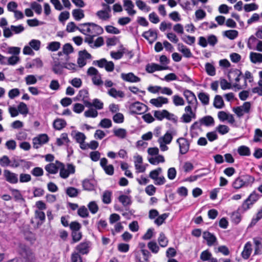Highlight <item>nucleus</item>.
Returning <instances> with one entry per match:
<instances>
[{"mask_svg": "<svg viewBox=\"0 0 262 262\" xmlns=\"http://www.w3.org/2000/svg\"><path fill=\"white\" fill-rule=\"evenodd\" d=\"M25 81L27 85H31L36 83L37 80L35 76L33 75H27L25 78Z\"/></svg>", "mask_w": 262, "mask_h": 262, "instance_id": "e2e57ef3", "label": "nucleus"}, {"mask_svg": "<svg viewBox=\"0 0 262 262\" xmlns=\"http://www.w3.org/2000/svg\"><path fill=\"white\" fill-rule=\"evenodd\" d=\"M20 252L22 256L29 260H32L34 257L32 252L28 247H24L22 248Z\"/></svg>", "mask_w": 262, "mask_h": 262, "instance_id": "2f4dec72", "label": "nucleus"}, {"mask_svg": "<svg viewBox=\"0 0 262 262\" xmlns=\"http://www.w3.org/2000/svg\"><path fill=\"white\" fill-rule=\"evenodd\" d=\"M162 169L161 168H158L156 169L151 171L149 173V176L151 179L155 181L162 172Z\"/></svg>", "mask_w": 262, "mask_h": 262, "instance_id": "13d9d810", "label": "nucleus"}, {"mask_svg": "<svg viewBox=\"0 0 262 262\" xmlns=\"http://www.w3.org/2000/svg\"><path fill=\"white\" fill-rule=\"evenodd\" d=\"M63 68L64 65L61 64L58 60H54L53 62L52 70L55 74H62Z\"/></svg>", "mask_w": 262, "mask_h": 262, "instance_id": "cd10ccee", "label": "nucleus"}, {"mask_svg": "<svg viewBox=\"0 0 262 262\" xmlns=\"http://www.w3.org/2000/svg\"><path fill=\"white\" fill-rule=\"evenodd\" d=\"M72 15L76 20H80L84 17V11L80 9H74L72 11Z\"/></svg>", "mask_w": 262, "mask_h": 262, "instance_id": "58836bf2", "label": "nucleus"}, {"mask_svg": "<svg viewBox=\"0 0 262 262\" xmlns=\"http://www.w3.org/2000/svg\"><path fill=\"white\" fill-rule=\"evenodd\" d=\"M49 140L48 136L46 134H42L33 139V147L38 148L42 145L46 143Z\"/></svg>", "mask_w": 262, "mask_h": 262, "instance_id": "2eb2a0df", "label": "nucleus"}, {"mask_svg": "<svg viewBox=\"0 0 262 262\" xmlns=\"http://www.w3.org/2000/svg\"><path fill=\"white\" fill-rule=\"evenodd\" d=\"M88 208L92 214H95L98 210V206L95 201H92L88 205Z\"/></svg>", "mask_w": 262, "mask_h": 262, "instance_id": "680f3d73", "label": "nucleus"}, {"mask_svg": "<svg viewBox=\"0 0 262 262\" xmlns=\"http://www.w3.org/2000/svg\"><path fill=\"white\" fill-rule=\"evenodd\" d=\"M111 9L109 6H107L105 10H99L97 12L96 15L100 19L103 21L107 20L110 19L111 16L110 12Z\"/></svg>", "mask_w": 262, "mask_h": 262, "instance_id": "393cba45", "label": "nucleus"}, {"mask_svg": "<svg viewBox=\"0 0 262 262\" xmlns=\"http://www.w3.org/2000/svg\"><path fill=\"white\" fill-rule=\"evenodd\" d=\"M62 49L66 55V60L68 61L69 59V55L74 52V49L70 43H67L63 46Z\"/></svg>", "mask_w": 262, "mask_h": 262, "instance_id": "c9c22d12", "label": "nucleus"}, {"mask_svg": "<svg viewBox=\"0 0 262 262\" xmlns=\"http://www.w3.org/2000/svg\"><path fill=\"white\" fill-rule=\"evenodd\" d=\"M108 94L110 96L115 98H123L124 94L122 91H117L115 88H111L108 91Z\"/></svg>", "mask_w": 262, "mask_h": 262, "instance_id": "4c0bfd02", "label": "nucleus"}, {"mask_svg": "<svg viewBox=\"0 0 262 262\" xmlns=\"http://www.w3.org/2000/svg\"><path fill=\"white\" fill-rule=\"evenodd\" d=\"M153 114L154 117L159 121H162L164 119L172 121H176L177 120L174 115L169 113L166 110L154 111Z\"/></svg>", "mask_w": 262, "mask_h": 262, "instance_id": "20e7f679", "label": "nucleus"}, {"mask_svg": "<svg viewBox=\"0 0 262 262\" xmlns=\"http://www.w3.org/2000/svg\"><path fill=\"white\" fill-rule=\"evenodd\" d=\"M71 135L78 143L84 141L86 138L83 133L77 130H73Z\"/></svg>", "mask_w": 262, "mask_h": 262, "instance_id": "7c9ffc66", "label": "nucleus"}, {"mask_svg": "<svg viewBox=\"0 0 262 262\" xmlns=\"http://www.w3.org/2000/svg\"><path fill=\"white\" fill-rule=\"evenodd\" d=\"M139 250L136 249L134 251L135 259L141 258V255L145 258V259L149 258L151 256L150 252L145 248V244L143 243H140L138 245Z\"/></svg>", "mask_w": 262, "mask_h": 262, "instance_id": "9d476101", "label": "nucleus"}, {"mask_svg": "<svg viewBox=\"0 0 262 262\" xmlns=\"http://www.w3.org/2000/svg\"><path fill=\"white\" fill-rule=\"evenodd\" d=\"M17 109L19 114L26 116L29 113V109L26 104L24 102H20L18 106Z\"/></svg>", "mask_w": 262, "mask_h": 262, "instance_id": "79ce46f5", "label": "nucleus"}, {"mask_svg": "<svg viewBox=\"0 0 262 262\" xmlns=\"http://www.w3.org/2000/svg\"><path fill=\"white\" fill-rule=\"evenodd\" d=\"M199 123L201 125L209 126L213 125L214 121L213 118L211 116H206L199 120Z\"/></svg>", "mask_w": 262, "mask_h": 262, "instance_id": "c756f323", "label": "nucleus"}, {"mask_svg": "<svg viewBox=\"0 0 262 262\" xmlns=\"http://www.w3.org/2000/svg\"><path fill=\"white\" fill-rule=\"evenodd\" d=\"M89 244L87 242H83L77 245L76 249L78 253L86 254L89 252Z\"/></svg>", "mask_w": 262, "mask_h": 262, "instance_id": "473e14b6", "label": "nucleus"}, {"mask_svg": "<svg viewBox=\"0 0 262 262\" xmlns=\"http://www.w3.org/2000/svg\"><path fill=\"white\" fill-rule=\"evenodd\" d=\"M78 214L82 218H85L89 216V213L87 208L84 206H81L77 211Z\"/></svg>", "mask_w": 262, "mask_h": 262, "instance_id": "864d4df0", "label": "nucleus"}, {"mask_svg": "<svg viewBox=\"0 0 262 262\" xmlns=\"http://www.w3.org/2000/svg\"><path fill=\"white\" fill-rule=\"evenodd\" d=\"M169 69L168 66H160L158 64L152 63L147 64L146 66V71L149 73H154L157 71H162Z\"/></svg>", "mask_w": 262, "mask_h": 262, "instance_id": "6ab92c4d", "label": "nucleus"}, {"mask_svg": "<svg viewBox=\"0 0 262 262\" xmlns=\"http://www.w3.org/2000/svg\"><path fill=\"white\" fill-rule=\"evenodd\" d=\"M70 142L68 134L67 133H62L60 137L57 139L56 143L58 146H61L64 143H68Z\"/></svg>", "mask_w": 262, "mask_h": 262, "instance_id": "a18cd8bd", "label": "nucleus"}, {"mask_svg": "<svg viewBox=\"0 0 262 262\" xmlns=\"http://www.w3.org/2000/svg\"><path fill=\"white\" fill-rule=\"evenodd\" d=\"M119 201L124 207L129 206L132 204L131 196L122 194L118 197Z\"/></svg>", "mask_w": 262, "mask_h": 262, "instance_id": "f704fd0d", "label": "nucleus"}, {"mask_svg": "<svg viewBox=\"0 0 262 262\" xmlns=\"http://www.w3.org/2000/svg\"><path fill=\"white\" fill-rule=\"evenodd\" d=\"M211 257L212 254L208 250L203 251L200 254V259L203 261L209 260Z\"/></svg>", "mask_w": 262, "mask_h": 262, "instance_id": "774afa93", "label": "nucleus"}, {"mask_svg": "<svg viewBox=\"0 0 262 262\" xmlns=\"http://www.w3.org/2000/svg\"><path fill=\"white\" fill-rule=\"evenodd\" d=\"M78 30L86 35L97 36L103 33L101 27L92 23L81 24L78 26Z\"/></svg>", "mask_w": 262, "mask_h": 262, "instance_id": "f257e3e1", "label": "nucleus"}, {"mask_svg": "<svg viewBox=\"0 0 262 262\" xmlns=\"http://www.w3.org/2000/svg\"><path fill=\"white\" fill-rule=\"evenodd\" d=\"M112 193L111 191L108 190H105L103 192L102 196V200L103 203L105 204H109L112 201Z\"/></svg>", "mask_w": 262, "mask_h": 262, "instance_id": "ea45409f", "label": "nucleus"}, {"mask_svg": "<svg viewBox=\"0 0 262 262\" xmlns=\"http://www.w3.org/2000/svg\"><path fill=\"white\" fill-rule=\"evenodd\" d=\"M66 193L69 196L74 198L77 196L79 190L74 187H70L67 189Z\"/></svg>", "mask_w": 262, "mask_h": 262, "instance_id": "052dcab7", "label": "nucleus"}, {"mask_svg": "<svg viewBox=\"0 0 262 262\" xmlns=\"http://www.w3.org/2000/svg\"><path fill=\"white\" fill-rule=\"evenodd\" d=\"M123 2L125 10L127 14L130 16H134L136 13V11L134 9V5L133 3L130 0H123Z\"/></svg>", "mask_w": 262, "mask_h": 262, "instance_id": "5701e85b", "label": "nucleus"}, {"mask_svg": "<svg viewBox=\"0 0 262 262\" xmlns=\"http://www.w3.org/2000/svg\"><path fill=\"white\" fill-rule=\"evenodd\" d=\"M88 75L92 77V80L95 85L100 86L103 84L100 74L95 68L91 67L87 71Z\"/></svg>", "mask_w": 262, "mask_h": 262, "instance_id": "39448f33", "label": "nucleus"}, {"mask_svg": "<svg viewBox=\"0 0 262 262\" xmlns=\"http://www.w3.org/2000/svg\"><path fill=\"white\" fill-rule=\"evenodd\" d=\"M61 44L58 41H52L50 42L47 49L52 52L57 51L60 48Z\"/></svg>", "mask_w": 262, "mask_h": 262, "instance_id": "de8ad7c7", "label": "nucleus"}, {"mask_svg": "<svg viewBox=\"0 0 262 262\" xmlns=\"http://www.w3.org/2000/svg\"><path fill=\"white\" fill-rule=\"evenodd\" d=\"M183 94L187 103L189 104L188 106H190L191 108L195 110L197 107L198 101L194 94L188 90H185Z\"/></svg>", "mask_w": 262, "mask_h": 262, "instance_id": "f8f14e48", "label": "nucleus"}, {"mask_svg": "<svg viewBox=\"0 0 262 262\" xmlns=\"http://www.w3.org/2000/svg\"><path fill=\"white\" fill-rule=\"evenodd\" d=\"M198 98L204 105H207L209 103V96L208 94L201 92L198 94Z\"/></svg>", "mask_w": 262, "mask_h": 262, "instance_id": "c03bdc74", "label": "nucleus"}, {"mask_svg": "<svg viewBox=\"0 0 262 262\" xmlns=\"http://www.w3.org/2000/svg\"><path fill=\"white\" fill-rule=\"evenodd\" d=\"M142 36L147 39L150 44H152L158 38L157 31L152 29L143 32Z\"/></svg>", "mask_w": 262, "mask_h": 262, "instance_id": "a211bd4d", "label": "nucleus"}, {"mask_svg": "<svg viewBox=\"0 0 262 262\" xmlns=\"http://www.w3.org/2000/svg\"><path fill=\"white\" fill-rule=\"evenodd\" d=\"M185 112L186 113H184L181 117L182 122L188 123L190 122L192 119H195L196 114L195 112L192 111V108H191V106H186L185 107Z\"/></svg>", "mask_w": 262, "mask_h": 262, "instance_id": "ddd939ff", "label": "nucleus"}, {"mask_svg": "<svg viewBox=\"0 0 262 262\" xmlns=\"http://www.w3.org/2000/svg\"><path fill=\"white\" fill-rule=\"evenodd\" d=\"M242 75V72L237 69H232L229 72L228 77L230 82L234 80L235 82L233 84V87L238 90L242 89V86L238 82L240 79V76Z\"/></svg>", "mask_w": 262, "mask_h": 262, "instance_id": "0eeeda50", "label": "nucleus"}, {"mask_svg": "<svg viewBox=\"0 0 262 262\" xmlns=\"http://www.w3.org/2000/svg\"><path fill=\"white\" fill-rule=\"evenodd\" d=\"M237 152L242 156H249L251 154L250 148L245 145L239 146L237 149Z\"/></svg>", "mask_w": 262, "mask_h": 262, "instance_id": "37998d69", "label": "nucleus"}, {"mask_svg": "<svg viewBox=\"0 0 262 262\" xmlns=\"http://www.w3.org/2000/svg\"><path fill=\"white\" fill-rule=\"evenodd\" d=\"M25 30L23 25L18 26L11 25L10 27H5L3 30V35L5 38H10L14 34H18L22 33Z\"/></svg>", "mask_w": 262, "mask_h": 262, "instance_id": "7ed1b4c3", "label": "nucleus"}, {"mask_svg": "<svg viewBox=\"0 0 262 262\" xmlns=\"http://www.w3.org/2000/svg\"><path fill=\"white\" fill-rule=\"evenodd\" d=\"M179 146L180 153L182 155L185 154L189 149V143L188 141L184 138H180L177 140Z\"/></svg>", "mask_w": 262, "mask_h": 262, "instance_id": "4468645a", "label": "nucleus"}, {"mask_svg": "<svg viewBox=\"0 0 262 262\" xmlns=\"http://www.w3.org/2000/svg\"><path fill=\"white\" fill-rule=\"evenodd\" d=\"M67 124L65 120L61 119H56L53 122V126L57 130H60L64 128Z\"/></svg>", "mask_w": 262, "mask_h": 262, "instance_id": "a19ab883", "label": "nucleus"}, {"mask_svg": "<svg viewBox=\"0 0 262 262\" xmlns=\"http://www.w3.org/2000/svg\"><path fill=\"white\" fill-rule=\"evenodd\" d=\"M20 91L17 88H14L10 90L8 93V95L10 99H13L15 97H18L20 95Z\"/></svg>", "mask_w": 262, "mask_h": 262, "instance_id": "bf43d9fd", "label": "nucleus"}, {"mask_svg": "<svg viewBox=\"0 0 262 262\" xmlns=\"http://www.w3.org/2000/svg\"><path fill=\"white\" fill-rule=\"evenodd\" d=\"M249 58L253 63H262V54L251 52L249 55Z\"/></svg>", "mask_w": 262, "mask_h": 262, "instance_id": "c85d7f7f", "label": "nucleus"}, {"mask_svg": "<svg viewBox=\"0 0 262 262\" xmlns=\"http://www.w3.org/2000/svg\"><path fill=\"white\" fill-rule=\"evenodd\" d=\"M251 104L249 102H245L239 106L234 107L233 111L239 117L241 118L246 114H249L251 110Z\"/></svg>", "mask_w": 262, "mask_h": 262, "instance_id": "1a4fd4ad", "label": "nucleus"}, {"mask_svg": "<svg viewBox=\"0 0 262 262\" xmlns=\"http://www.w3.org/2000/svg\"><path fill=\"white\" fill-rule=\"evenodd\" d=\"M121 77L124 81L132 83L138 82L141 80L139 77L136 76L132 72L122 73L121 74Z\"/></svg>", "mask_w": 262, "mask_h": 262, "instance_id": "412c9836", "label": "nucleus"}, {"mask_svg": "<svg viewBox=\"0 0 262 262\" xmlns=\"http://www.w3.org/2000/svg\"><path fill=\"white\" fill-rule=\"evenodd\" d=\"M172 101L173 104L176 106L184 105L185 104V102L183 98L179 95H174L172 97Z\"/></svg>", "mask_w": 262, "mask_h": 262, "instance_id": "6e6d98bb", "label": "nucleus"}, {"mask_svg": "<svg viewBox=\"0 0 262 262\" xmlns=\"http://www.w3.org/2000/svg\"><path fill=\"white\" fill-rule=\"evenodd\" d=\"M148 248L152 253H157L159 250V247L156 242L151 241L148 243Z\"/></svg>", "mask_w": 262, "mask_h": 262, "instance_id": "0e129e2a", "label": "nucleus"}, {"mask_svg": "<svg viewBox=\"0 0 262 262\" xmlns=\"http://www.w3.org/2000/svg\"><path fill=\"white\" fill-rule=\"evenodd\" d=\"M59 176L62 179L68 178L70 174L75 172V166L72 164H68L65 166L63 163L60 167Z\"/></svg>", "mask_w": 262, "mask_h": 262, "instance_id": "6e6552de", "label": "nucleus"}, {"mask_svg": "<svg viewBox=\"0 0 262 262\" xmlns=\"http://www.w3.org/2000/svg\"><path fill=\"white\" fill-rule=\"evenodd\" d=\"M178 50L181 52L183 56L186 58H190L192 56L190 50L183 43H179L178 44Z\"/></svg>", "mask_w": 262, "mask_h": 262, "instance_id": "bb28decb", "label": "nucleus"}, {"mask_svg": "<svg viewBox=\"0 0 262 262\" xmlns=\"http://www.w3.org/2000/svg\"><path fill=\"white\" fill-rule=\"evenodd\" d=\"M136 4L138 8L142 11H144L147 12L151 10L150 7L147 6L145 3L141 0H137L136 2Z\"/></svg>", "mask_w": 262, "mask_h": 262, "instance_id": "49530a36", "label": "nucleus"}, {"mask_svg": "<svg viewBox=\"0 0 262 262\" xmlns=\"http://www.w3.org/2000/svg\"><path fill=\"white\" fill-rule=\"evenodd\" d=\"M129 110L132 114H141L147 110L146 105L140 102H136L129 106Z\"/></svg>", "mask_w": 262, "mask_h": 262, "instance_id": "9b49d317", "label": "nucleus"}, {"mask_svg": "<svg viewBox=\"0 0 262 262\" xmlns=\"http://www.w3.org/2000/svg\"><path fill=\"white\" fill-rule=\"evenodd\" d=\"M62 165V163L56 161L55 163H51L47 164L45 167V170L51 174H56L57 173L60 167Z\"/></svg>", "mask_w": 262, "mask_h": 262, "instance_id": "dca6fc26", "label": "nucleus"}, {"mask_svg": "<svg viewBox=\"0 0 262 262\" xmlns=\"http://www.w3.org/2000/svg\"><path fill=\"white\" fill-rule=\"evenodd\" d=\"M225 105L223 99L221 96L216 95L213 101V106L217 109L222 108Z\"/></svg>", "mask_w": 262, "mask_h": 262, "instance_id": "e433bc0d", "label": "nucleus"}, {"mask_svg": "<svg viewBox=\"0 0 262 262\" xmlns=\"http://www.w3.org/2000/svg\"><path fill=\"white\" fill-rule=\"evenodd\" d=\"M168 102V99L163 97H158L150 100V103L157 107H161L163 104H167Z\"/></svg>", "mask_w": 262, "mask_h": 262, "instance_id": "b1692460", "label": "nucleus"}, {"mask_svg": "<svg viewBox=\"0 0 262 262\" xmlns=\"http://www.w3.org/2000/svg\"><path fill=\"white\" fill-rule=\"evenodd\" d=\"M172 136L170 133L167 132L163 136L160 137L158 139L160 148L161 151H165L168 149L167 144L171 143L172 140Z\"/></svg>", "mask_w": 262, "mask_h": 262, "instance_id": "423d86ee", "label": "nucleus"}, {"mask_svg": "<svg viewBox=\"0 0 262 262\" xmlns=\"http://www.w3.org/2000/svg\"><path fill=\"white\" fill-rule=\"evenodd\" d=\"M254 178L249 175H243L236 178L232 183V186L235 189L247 187L252 184Z\"/></svg>", "mask_w": 262, "mask_h": 262, "instance_id": "f03ea898", "label": "nucleus"}, {"mask_svg": "<svg viewBox=\"0 0 262 262\" xmlns=\"http://www.w3.org/2000/svg\"><path fill=\"white\" fill-rule=\"evenodd\" d=\"M224 35L232 40L237 36L238 32L235 30H227L224 32Z\"/></svg>", "mask_w": 262, "mask_h": 262, "instance_id": "8fccbe9b", "label": "nucleus"}, {"mask_svg": "<svg viewBox=\"0 0 262 262\" xmlns=\"http://www.w3.org/2000/svg\"><path fill=\"white\" fill-rule=\"evenodd\" d=\"M159 245L162 247H165L168 244V240L163 233H161L158 237Z\"/></svg>", "mask_w": 262, "mask_h": 262, "instance_id": "5fc2aeb1", "label": "nucleus"}, {"mask_svg": "<svg viewBox=\"0 0 262 262\" xmlns=\"http://www.w3.org/2000/svg\"><path fill=\"white\" fill-rule=\"evenodd\" d=\"M261 219H262V209L259 210L258 211V212L257 213V214H256V215L252 218L251 222L249 225V226L252 227V226H254L257 223V222L258 221H259L260 220H261Z\"/></svg>", "mask_w": 262, "mask_h": 262, "instance_id": "3c124183", "label": "nucleus"}, {"mask_svg": "<svg viewBox=\"0 0 262 262\" xmlns=\"http://www.w3.org/2000/svg\"><path fill=\"white\" fill-rule=\"evenodd\" d=\"M168 213H163L161 215H158L157 218L155 220L154 223L158 226L161 225L168 217Z\"/></svg>", "mask_w": 262, "mask_h": 262, "instance_id": "603ef678", "label": "nucleus"}, {"mask_svg": "<svg viewBox=\"0 0 262 262\" xmlns=\"http://www.w3.org/2000/svg\"><path fill=\"white\" fill-rule=\"evenodd\" d=\"M4 176L5 180L11 184H16L18 181L17 174L9 170L4 171Z\"/></svg>", "mask_w": 262, "mask_h": 262, "instance_id": "f3484780", "label": "nucleus"}, {"mask_svg": "<svg viewBox=\"0 0 262 262\" xmlns=\"http://www.w3.org/2000/svg\"><path fill=\"white\" fill-rule=\"evenodd\" d=\"M252 251V244L250 242H247L242 252V256L245 259H247L250 257Z\"/></svg>", "mask_w": 262, "mask_h": 262, "instance_id": "a878e982", "label": "nucleus"}, {"mask_svg": "<svg viewBox=\"0 0 262 262\" xmlns=\"http://www.w3.org/2000/svg\"><path fill=\"white\" fill-rule=\"evenodd\" d=\"M205 69L207 73L211 76L215 75V69L214 66L210 63L205 64Z\"/></svg>", "mask_w": 262, "mask_h": 262, "instance_id": "4d7b16f0", "label": "nucleus"}, {"mask_svg": "<svg viewBox=\"0 0 262 262\" xmlns=\"http://www.w3.org/2000/svg\"><path fill=\"white\" fill-rule=\"evenodd\" d=\"M113 133L115 136L121 139L125 138L127 135L126 130L124 128L114 129Z\"/></svg>", "mask_w": 262, "mask_h": 262, "instance_id": "09e8293b", "label": "nucleus"}, {"mask_svg": "<svg viewBox=\"0 0 262 262\" xmlns=\"http://www.w3.org/2000/svg\"><path fill=\"white\" fill-rule=\"evenodd\" d=\"M253 93L257 94L259 96H262V80H259L257 85L252 89Z\"/></svg>", "mask_w": 262, "mask_h": 262, "instance_id": "69168bd1", "label": "nucleus"}, {"mask_svg": "<svg viewBox=\"0 0 262 262\" xmlns=\"http://www.w3.org/2000/svg\"><path fill=\"white\" fill-rule=\"evenodd\" d=\"M257 41L256 37L253 35H251L248 39L247 41V47L249 49H254L255 45Z\"/></svg>", "mask_w": 262, "mask_h": 262, "instance_id": "338daca9", "label": "nucleus"}, {"mask_svg": "<svg viewBox=\"0 0 262 262\" xmlns=\"http://www.w3.org/2000/svg\"><path fill=\"white\" fill-rule=\"evenodd\" d=\"M203 237L207 242L208 246L214 245L217 243V238L215 236L208 231L203 232Z\"/></svg>", "mask_w": 262, "mask_h": 262, "instance_id": "aec40b11", "label": "nucleus"}, {"mask_svg": "<svg viewBox=\"0 0 262 262\" xmlns=\"http://www.w3.org/2000/svg\"><path fill=\"white\" fill-rule=\"evenodd\" d=\"M135 159V167L138 172H143L145 170V167L142 165V157L139 155H136L134 157Z\"/></svg>", "mask_w": 262, "mask_h": 262, "instance_id": "4be33fe9", "label": "nucleus"}, {"mask_svg": "<svg viewBox=\"0 0 262 262\" xmlns=\"http://www.w3.org/2000/svg\"><path fill=\"white\" fill-rule=\"evenodd\" d=\"M149 162L153 165H157L159 163H164L165 162L164 157L162 155L159 154L154 157H150L148 158Z\"/></svg>", "mask_w": 262, "mask_h": 262, "instance_id": "72a5a7b5", "label": "nucleus"}]
</instances>
